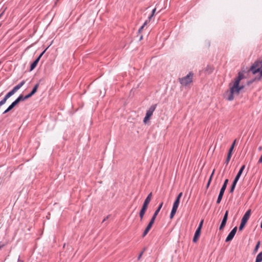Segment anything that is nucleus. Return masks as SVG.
<instances>
[{
	"mask_svg": "<svg viewBox=\"0 0 262 262\" xmlns=\"http://www.w3.org/2000/svg\"><path fill=\"white\" fill-rule=\"evenodd\" d=\"M163 202H162L160 205L159 206L158 208H157V209L156 210V211L155 212L153 216H152V218H154V219H156L158 214L159 213L160 210H161V208L162 207V206H163Z\"/></svg>",
	"mask_w": 262,
	"mask_h": 262,
	"instance_id": "19",
	"label": "nucleus"
},
{
	"mask_svg": "<svg viewBox=\"0 0 262 262\" xmlns=\"http://www.w3.org/2000/svg\"><path fill=\"white\" fill-rule=\"evenodd\" d=\"M157 107L156 104H154L150 106V107L148 108L146 111V115L145 118H144L143 122L144 123H146L150 119L151 116L152 115L154 112L156 110Z\"/></svg>",
	"mask_w": 262,
	"mask_h": 262,
	"instance_id": "5",
	"label": "nucleus"
},
{
	"mask_svg": "<svg viewBox=\"0 0 262 262\" xmlns=\"http://www.w3.org/2000/svg\"><path fill=\"white\" fill-rule=\"evenodd\" d=\"M203 220L201 221V222L200 223V225H199V227H198V228H200L201 230V228H202V225H203Z\"/></svg>",
	"mask_w": 262,
	"mask_h": 262,
	"instance_id": "37",
	"label": "nucleus"
},
{
	"mask_svg": "<svg viewBox=\"0 0 262 262\" xmlns=\"http://www.w3.org/2000/svg\"><path fill=\"white\" fill-rule=\"evenodd\" d=\"M28 98H26V96L25 97H24L23 95H20L18 98H17V103L19 102V101H23L26 99H27Z\"/></svg>",
	"mask_w": 262,
	"mask_h": 262,
	"instance_id": "22",
	"label": "nucleus"
},
{
	"mask_svg": "<svg viewBox=\"0 0 262 262\" xmlns=\"http://www.w3.org/2000/svg\"><path fill=\"white\" fill-rule=\"evenodd\" d=\"M9 111L8 110V108H7L4 112H3V114H6L7 113L9 112Z\"/></svg>",
	"mask_w": 262,
	"mask_h": 262,
	"instance_id": "44",
	"label": "nucleus"
},
{
	"mask_svg": "<svg viewBox=\"0 0 262 262\" xmlns=\"http://www.w3.org/2000/svg\"><path fill=\"white\" fill-rule=\"evenodd\" d=\"M155 221V219H154V218L152 217L143 233V235H142L143 237L147 235V234L148 233V232L149 231V230L152 227Z\"/></svg>",
	"mask_w": 262,
	"mask_h": 262,
	"instance_id": "9",
	"label": "nucleus"
},
{
	"mask_svg": "<svg viewBox=\"0 0 262 262\" xmlns=\"http://www.w3.org/2000/svg\"><path fill=\"white\" fill-rule=\"evenodd\" d=\"M147 24V21H146L144 24L140 27V28L139 29L138 32L140 33L142 31V30L143 29L144 27L145 26V25Z\"/></svg>",
	"mask_w": 262,
	"mask_h": 262,
	"instance_id": "32",
	"label": "nucleus"
},
{
	"mask_svg": "<svg viewBox=\"0 0 262 262\" xmlns=\"http://www.w3.org/2000/svg\"><path fill=\"white\" fill-rule=\"evenodd\" d=\"M232 154V151H231L229 150V152H228V154L227 158H228V159H230L231 157Z\"/></svg>",
	"mask_w": 262,
	"mask_h": 262,
	"instance_id": "34",
	"label": "nucleus"
},
{
	"mask_svg": "<svg viewBox=\"0 0 262 262\" xmlns=\"http://www.w3.org/2000/svg\"><path fill=\"white\" fill-rule=\"evenodd\" d=\"M230 90L225 94L226 98L229 101L234 99L235 96H237L240 91L244 89V85H239L237 82L233 81L229 84Z\"/></svg>",
	"mask_w": 262,
	"mask_h": 262,
	"instance_id": "1",
	"label": "nucleus"
},
{
	"mask_svg": "<svg viewBox=\"0 0 262 262\" xmlns=\"http://www.w3.org/2000/svg\"><path fill=\"white\" fill-rule=\"evenodd\" d=\"M241 176H239V173H237L234 181L233 183H237V181H238Z\"/></svg>",
	"mask_w": 262,
	"mask_h": 262,
	"instance_id": "27",
	"label": "nucleus"
},
{
	"mask_svg": "<svg viewBox=\"0 0 262 262\" xmlns=\"http://www.w3.org/2000/svg\"><path fill=\"white\" fill-rule=\"evenodd\" d=\"M16 92V85L14 86L11 91L9 92L5 96L8 99Z\"/></svg>",
	"mask_w": 262,
	"mask_h": 262,
	"instance_id": "16",
	"label": "nucleus"
},
{
	"mask_svg": "<svg viewBox=\"0 0 262 262\" xmlns=\"http://www.w3.org/2000/svg\"><path fill=\"white\" fill-rule=\"evenodd\" d=\"M262 261V251L260 252L256 256L255 262Z\"/></svg>",
	"mask_w": 262,
	"mask_h": 262,
	"instance_id": "21",
	"label": "nucleus"
},
{
	"mask_svg": "<svg viewBox=\"0 0 262 262\" xmlns=\"http://www.w3.org/2000/svg\"><path fill=\"white\" fill-rule=\"evenodd\" d=\"M143 253V251H142V252L140 253V254H139V256H138V260H139V259L141 258V257H142V256Z\"/></svg>",
	"mask_w": 262,
	"mask_h": 262,
	"instance_id": "39",
	"label": "nucleus"
},
{
	"mask_svg": "<svg viewBox=\"0 0 262 262\" xmlns=\"http://www.w3.org/2000/svg\"><path fill=\"white\" fill-rule=\"evenodd\" d=\"M230 160V159H228V158H227L226 160V165H227L228 164Z\"/></svg>",
	"mask_w": 262,
	"mask_h": 262,
	"instance_id": "41",
	"label": "nucleus"
},
{
	"mask_svg": "<svg viewBox=\"0 0 262 262\" xmlns=\"http://www.w3.org/2000/svg\"><path fill=\"white\" fill-rule=\"evenodd\" d=\"M23 82H22L21 83H20V84L19 85H17V90L19 89L21 86V85H23Z\"/></svg>",
	"mask_w": 262,
	"mask_h": 262,
	"instance_id": "42",
	"label": "nucleus"
},
{
	"mask_svg": "<svg viewBox=\"0 0 262 262\" xmlns=\"http://www.w3.org/2000/svg\"><path fill=\"white\" fill-rule=\"evenodd\" d=\"M245 165H243L241 168H240L239 171L237 173H239V176H241L244 169H245Z\"/></svg>",
	"mask_w": 262,
	"mask_h": 262,
	"instance_id": "25",
	"label": "nucleus"
},
{
	"mask_svg": "<svg viewBox=\"0 0 262 262\" xmlns=\"http://www.w3.org/2000/svg\"><path fill=\"white\" fill-rule=\"evenodd\" d=\"M155 221V219H154V218L152 217L143 233V235H142L143 237L147 235V234L148 233V232L149 231V230L152 227Z\"/></svg>",
	"mask_w": 262,
	"mask_h": 262,
	"instance_id": "7",
	"label": "nucleus"
},
{
	"mask_svg": "<svg viewBox=\"0 0 262 262\" xmlns=\"http://www.w3.org/2000/svg\"><path fill=\"white\" fill-rule=\"evenodd\" d=\"M43 54V52H42L35 60L34 61V62L31 64L30 66V71H32L33 69L35 68V67L37 66L41 57L42 56V54Z\"/></svg>",
	"mask_w": 262,
	"mask_h": 262,
	"instance_id": "13",
	"label": "nucleus"
},
{
	"mask_svg": "<svg viewBox=\"0 0 262 262\" xmlns=\"http://www.w3.org/2000/svg\"><path fill=\"white\" fill-rule=\"evenodd\" d=\"M151 198H152V193L150 192L148 195V196H147L146 199L145 200L143 205L142 206V209L140 211L139 216H140L141 221H142L143 220V216L145 214V212L146 211V210L148 207V205L149 204V203L151 200Z\"/></svg>",
	"mask_w": 262,
	"mask_h": 262,
	"instance_id": "3",
	"label": "nucleus"
},
{
	"mask_svg": "<svg viewBox=\"0 0 262 262\" xmlns=\"http://www.w3.org/2000/svg\"><path fill=\"white\" fill-rule=\"evenodd\" d=\"M210 183H211V180H209L208 182L207 183V186H206L207 188H208L209 187V186L210 184Z\"/></svg>",
	"mask_w": 262,
	"mask_h": 262,
	"instance_id": "40",
	"label": "nucleus"
},
{
	"mask_svg": "<svg viewBox=\"0 0 262 262\" xmlns=\"http://www.w3.org/2000/svg\"><path fill=\"white\" fill-rule=\"evenodd\" d=\"M228 183V179H226L225 180L224 184H223V185L222 186V187H223L224 188H226V189Z\"/></svg>",
	"mask_w": 262,
	"mask_h": 262,
	"instance_id": "30",
	"label": "nucleus"
},
{
	"mask_svg": "<svg viewBox=\"0 0 262 262\" xmlns=\"http://www.w3.org/2000/svg\"><path fill=\"white\" fill-rule=\"evenodd\" d=\"M155 12H156V9H154L152 10V14L150 15V16L149 17V19H150L154 15Z\"/></svg>",
	"mask_w": 262,
	"mask_h": 262,
	"instance_id": "35",
	"label": "nucleus"
},
{
	"mask_svg": "<svg viewBox=\"0 0 262 262\" xmlns=\"http://www.w3.org/2000/svg\"><path fill=\"white\" fill-rule=\"evenodd\" d=\"M142 36H141L140 39H142Z\"/></svg>",
	"mask_w": 262,
	"mask_h": 262,
	"instance_id": "49",
	"label": "nucleus"
},
{
	"mask_svg": "<svg viewBox=\"0 0 262 262\" xmlns=\"http://www.w3.org/2000/svg\"><path fill=\"white\" fill-rule=\"evenodd\" d=\"M193 73L189 72L186 76L179 78L180 83L184 86L188 85L193 81Z\"/></svg>",
	"mask_w": 262,
	"mask_h": 262,
	"instance_id": "4",
	"label": "nucleus"
},
{
	"mask_svg": "<svg viewBox=\"0 0 262 262\" xmlns=\"http://www.w3.org/2000/svg\"><path fill=\"white\" fill-rule=\"evenodd\" d=\"M244 77V74L242 72H239L238 74L237 77L234 79V81L235 82H237L239 84V82L241 80H242Z\"/></svg>",
	"mask_w": 262,
	"mask_h": 262,
	"instance_id": "18",
	"label": "nucleus"
},
{
	"mask_svg": "<svg viewBox=\"0 0 262 262\" xmlns=\"http://www.w3.org/2000/svg\"><path fill=\"white\" fill-rule=\"evenodd\" d=\"M260 244V241H258L254 248V252L255 253H256L257 251V250L259 247Z\"/></svg>",
	"mask_w": 262,
	"mask_h": 262,
	"instance_id": "23",
	"label": "nucleus"
},
{
	"mask_svg": "<svg viewBox=\"0 0 262 262\" xmlns=\"http://www.w3.org/2000/svg\"><path fill=\"white\" fill-rule=\"evenodd\" d=\"M236 231H237V227H235L232 230V231L229 233V234L227 236L225 241L226 242H228L231 241L233 239V238L234 237V235H235V233L236 232Z\"/></svg>",
	"mask_w": 262,
	"mask_h": 262,
	"instance_id": "10",
	"label": "nucleus"
},
{
	"mask_svg": "<svg viewBox=\"0 0 262 262\" xmlns=\"http://www.w3.org/2000/svg\"><path fill=\"white\" fill-rule=\"evenodd\" d=\"M9 111L8 110V108H7L4 112H3V114H6L7 113L9 112Z\"/></svg>",
	"mask_w": 262,
	"mask_h": 262,
	"instance_id": "45",
	"label": "nucleus"
},
{
	"mask_svg": "<svg viewBox=\"0 0 262 262\" xmlns=\"http://www.w3.org/2000/svg\"><path fill=\"white\" fill-rule=\"evenodd\" d=\"M214 171H215V169H213V171H212V173H211V174L209 180H211V181L212 180V177H213V174L214 173Z\"/></svg>",
	"mask_w": 262,
	"mask_h": 262,
	"instance_id": "36",
	"label": "nucleus"
},
{
	"mask_svg": "<svg viewBox=\"0 0 262 262\" xmlns=\"http://www.w3.org/2000/svg\"><path fill=\"white\" fill-rule=\"evenodd\" d=\"M251 214V211L250 209H249L246 211V212L244 215L243 217H242L241 222L245 224H247V222L249 219Z\"/></svg>",
	"mask_w": 262,
	"mask_h": 262,
	"instance_id": "12",
	"label": "nucleus"
},
{
	"mask_svg": "<svg viewBox=\"0 0 262 262\" xmlns=\"http://www.w3.org/2000/svg\"><path fill=\"white\" fill-rule=\"evenodd\" d=\"M6 245V243L0 242V250H2L3 248H4Z\"/></svg>",
	"mask_w": 262,
	"mask_h": 262,
	"instance_id": "28",
	"label": "nucleus"
},
{
	"mask_svg": "<svg viewBox=\"0 0 262 262\" xmlns=\"http://www.w3.org/2000/svg\"><path fill=\"white\" fill-rule=\"evenodd\" d=\"M155 221V219H154V218L152 217L143 233V235H142L143 237L147 235V234L148 233V232L149 231V230L152 227Z\"/></svg>",
	"mask_w": 262,
	"mask_h": 262,
	"instance_id": "8",
	"label": "nucleus"
},
{
	"mask_svg": "<svg viewBox=\"0 0 262 262\" xmlns=\"http://www.w3.org/2000/svg\"><path fill=\"white\" fill-rule=\"evenodd\" d=\"M228 211H226L224 214V217L223 219L221 224L219 228V229L220 230H222L224 228V227L226 225L227 219H228Z\"/></svg>",
	"mask_w": 262,
	"mask_h": 262,
	"instance_id": "11",
	"label": "nucleus"
},
{
	"mask_svg": "<svg viewBox=\"0 0 262 262\" xmlns=\"http://www.w3.org/2000/svg\"><path fill=\"white\" fill-rule=\"evenodd\" d=\"M38 86H39V83H37L34 87L33 89L32 90V91H31V93H30L29 94L27 95L26 96V98H30V97H31L33 94H34L38 88Z\"/></svg>",
	"mask_w": 262,
	"mask_h": 262,
	"instance_id": "17",
	"label": "nucleus"
},
{
	"mask_svg": "<svg viewBox=\"0 0 262 262\" xmlns=\"http://www.w3.org/2000/svg\"><path fill=\"white\" fill-rule=\"evenodd\" d=\"M180 199H178V198H176V199L173 203L172 208V210L171 211V213L170 215V218L171 219L173 217L174 215H175V214L177 212V209L178 208V206H179V205L180 203Z\"/></svg>",
	"mask_w": 262,
	"mask_h": 262,
	"instance_id": "6",
	"label": "nucleus"
},
{
	"mask_svg": "<svg viewBox=\"0 0 262 262\" xmlns=\"http://www.w3.org/2000/svg\"><path fill=\"white\" fill-rule=\"evenodd\" d=\"M252 82H248V84H249L250 83H251Z\"/></svg>",
	"mask_w": 262,
	"mask_h": 262,
	"instance_id": "48",
	"label": "nucleus"
},
{
	"mask_svg": "<svg viewBox=\"0 0 262 262\" xmlns=\"http://www.w3.org/2000/svg\"><path fill=\"white\" fill-rule=\"evenodd\" d=\"M4 14V12H2L1 14H0V18L2 16V15H3Z\"/></svg>",
	"mask_w": 262,
	"mask_h": 262,
	"instance_id": "46",
	"label": "nucleus"
},
{
	"mask_svg": "<svg viewBox=\"0 0 262 262\" xmlns=\"http://www.w3.org/2000/svg\"><path fill=\"white\" fill-rule=\"evenodd\" d=\"M262 149V147H259V150H261Z\"/></svg>",
	"mask_w": 262,
	"mask_h": 262,
	"instance_id": "47",
	"label": "nucleus"
},
{
	"mask_svg": "<svg viewBox=\"0 0 262 262\" xmlns=\"http://www.w3.org/2000/svg\"><path fill=\"white\" fill-rule=\"evenodd\" d=\"M250 71H251L253 74L259 73L260 76L262 77V59L255 61L250 68Z\"/></svg>",
	"mask_w": 262,
	"mask_h": 262,
	"instance_id": "2",
	"label": "nucleus"
},
{
	"mask_svg": "<svg viewBox=\"0 0 262 262\" xmlns=\"http://www.w3.org/2000/svg\"><path fill=\"white\" fill-rule=\"evenodd\" d=\"M246 224H245V223H244L241 222V224H240L239 227V231H242L243 229H244V228L245 227Z\"/></svg>",
	"mask_w": 262,
	"mask_h": 262,
	"instance_id": "24",
	"label": "nucleus"
},
{
	"mask_svg": "<svg viewBox=\"0 0 262 262\" xmlns=\"http://www.w3.org/2000/svg\"><path fill=\"white\" fill-rule=\"evenodd\" d=\"M182 194H183L182 192H180V193L178 194V195L177 196V198H178V199H181V196H182Z\"/></svg>",
	"mask_w": 262,
	"mask_h": 262,
	"instance_id": "38",
	"label": "nucleus"
},
{
	"mask_svg": "<svg viewBox=\"0 0 262 262\" xmlns=\"http://www.w3.org/2000/svg\"><path fill=\"white\" fill-rule=\"evenodd\" d=\"M16 106V99L7 108L8 110L10 111L12 109H13L15 106Z\"/></svg>",
	"mask_w": 262,
	"mask_h": 262,
	"instance_id": "20",
	"label": "nucleus"
},
{
	"mask_svg": "<svg viewBox=\"0 0 262 262\" xmlns=\"http://www.w3.org/2000/svg\"><path fill=\"white\" fill-rule=\"evenodd\" d=\"M201 230L200 229V228H197L193 238V242L196 243L198 241L201 234Z\"/></svg>",
	"mask_w": 262,
	"mask_h": 262,
	"instance_id": "14",
	"label": "nucleus"
},
{
	"mask_svg": "<svg viewBox=\"0 0 262 262\" xmlns=\"http://www.w3.org/2000/svg\"><path fill=\"white\" fill-rule=\"evenodd\" d=\"M232 154V151H231L229 150V152H228V154L227 158H228V159H230L231 157Z\"/></svg>",
	"mask_w": 262,
	"mask_h": 262,
	"instance_id": "33",
	"label": "nucleus"
},
{
	"mask_svg": "<svg viewBox=\"0 0 262 262\" xmlns=\"http://www.w3.org/2000/svg\"><path fill=\"white\" fill-rule=\"evenodd\" d=\"M236 185V183L233 182V184H232L231 189H230V192H232L234 191Z\"/></svg>",
	"mask_w": 262,
	"mask_h": 262,
	"instance_id": "31",
	"label": "nucleus"
},
{
	"mask_svg": "<svg viewBox=\"0 0 262 262\" xmlns=\"http://www.w3.org/2000/svg\"><path fill=\"white\" fill-rule=\"evenodd\" d=\"M18 262H23V261H21L20 260H18Z\"/></svg>",
	"mask_w": 262,
	"mask_h": 262,
	"instance_id": "50",
	"label": "nucleus"
},
{
	"mask_svg": "<svg viewBox=\"0 0 262 262\" xmlns=\"http://www.w3.org/2000/svg\"><path fill=\"white\" fill-rule=\"evenodd\" d=\"M235 143H236V140H235L234 141V142H233L231 146L230 147V149H229V151H233V150L234 149V146H235Z\"/></svg>",
	"mask_w": 262,
	"mask_h": 262,
	"instance_id": "29",
	"label": "nucleus"
},
{
	"mask_svg": "<svg viewBox=\"0 0 262 262\" xmlns=\"http://www.w3.org/2000/svg\"><path fill=\"white\" fill-rule=\"evenodd\" d=\"M241 176H239V173H237L234 181L233 183H237V181H238Z\"/></svg>",
	"mask_w": 262,
	"mask_h": 262,
	"instance_id": "26",
	"label": "nucleus"
},
{
	"mask_svg": "<svg viewBox=\"0 0 262 262\" xmlns=\"http://www.w3.org/2000/svg\"><path fill=\"white\" fill-rule=\"evenodd\" d=\"M23 82H22L21 83H20V84L19 85H17V90L19 89L21 86V85H23Z\"/></svg>",
	"mask_w": 262,
	"mask_h": 262,
	"instance_id": "43",
	"label": "nucleus"
},
{
	"mask_svg": "<svg viewBox=\"0 0 262 262\" xmlns=\"http://www.w3.org/2000/svg\"><path fill=\"white\" fill-rule=\"evenodd\" d=\"M226 190V188H224L223 187H222L221 190H220V193H219V195L218 196V198H217V200L216 201V203L217 204H220L222 199V198H223V196L224 195V192Z\"/></svg>",
	"mask_w": 262,
	"mask_h": 262,
	"instance_id": "15",
	"label": "nucleus"
}]
</instances>
